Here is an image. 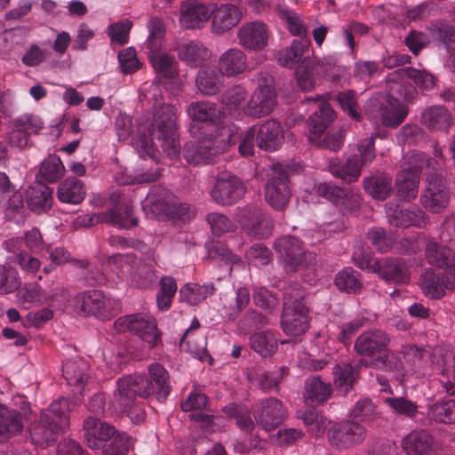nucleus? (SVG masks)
<instances>
[{"label": "nucleus", "mask_w": 455, "mask_h": 455, "mask_svg": "<svg viewBox=\"0 0 455 455\" xmlns=\"http://www.w3.org/2000/svg\"><path fill=\"white\" fill-rule=\"evenodd\" d=\"M357 153L351 155L340 164H331L330 172L337 178L351 183L357 180L363 165H367L375 158L374 136L366 137L356 144Z\"/></svg>", "instance_id": "2eb2a0df"}, {"label": "nucleus", "mask_w": 455, "mask_h": 455, "mask_svg": "<svg viewBox=\"0 0 455 455\" xmlns=\"http://www.w3.org/2000/svg\"><path fill=\"white\" fill-rule=\"evenodd\" d=\"M345 72V68L337 66L331 57L314 60L304 58L295 75L298 85L303 91H310L315 86L318 79L339 82Z\"/></svg>", "instance_id": "9d476101"}, {"label": "nucleus", "mask_w": 455, "mask_h": 455, "mask_svg": "<svg viewBox=\"0 0 455 455\" xmlns=\"http://www.w3.org/2000/svg\"><path fill=\"white\" fill-rule=\"evenodd\" d=\"M235 217L241 224L243 229L256 238L268 237L273 229L271 219L257 205H248L237 208Z\"/></svg>", "instance_id": "412c9836"}, {"label": "nucleus", "mask_w": 455, "mask_h": 455, "mask_svg": "<svg viewBox=\"0 0 455 455\" xmlns=\"http://www.w3.org/2000/svg\"><path fill=\"white\" fill-rule=\"evenodd\" d=\"M187 113L193 121L216 126L215 131L221 128L220 125L223 123L225 117L223 111L218 105L209 100L192 102L188 105Z\"/></svg>", "instance_id": "c9c22d12"}, {"label": "nucleus", "mask_w": 455, "mask_h": 455, "mask_svg": "<svg viewBox=\"0 0 455 455\" xmlns=\"http://www.w3.org/2000/svg\"><path fill=\"white\" fill-rule=\"evenodd\" d=\"M247 56L238 48H230L219 58L218 69L223 76H235L243 73L246 68Z\"/></svg>", "instance_id": "a18cd8bd"}, {"label": "nucleus", "mask_w": 455, "mask_h": 455, "mask_svg": "<svg viewBox=\"0 0 455 455\" xmlns=\"http://www.w3.org/2000/svg\"><path fill=\"white\" fill-rule=\"evenodd\" d=\"M114 329L117 332L134 333L150 349L162 343V333L157 328L156 318L146 313L121 316L115 321Z\"/></svg>", "instance_id": "f8f14e48"}, {"label": "nucleus", "mask_w": 455, "mask_h": 455, "mask_svg": "<svg viewBox=\"0 0 455 455\" xmlns=\"http://www.w3.org/2000/svg\"><path fill=\"white\" fill-rule=\"evenodd\" d=\"M383 402L393 413L405 419H415L419 413L417 403L403 396L386 397Z\"/></svg>", "instance_id": "338daca9"}, {"label": "nucleus", "mask_w": 455, "mask_h": 455, "mask_svg": "<svg viewBox=\"0 0 455 455\" xmlns=\"http://www.w3.org/2000/svg\"><path fill=\"white\" fill-rule=\"evenodd\" d=\"M390 340L389 335L384 330L371 329L356 338L354 348L360 355L372 356L385 350Z\"/></svg>", "instance_id": "72a5a7b5"}, {"label": "nucleus", "mask_w": 455, "mask_h": 455, "mask_svg": "<svg viewBox=\"0 0 455 455\" xmlns=\"http://www.w3.org/2000/svg\"><path fill=\"white\" fill-rule=\"evenodd\" d=\"M264 192L267 203L275 210L281 211L288 204L291 191L288 173L281 164H274L267 171Z\"/></svg>", "instance_id": "dca6fc26"}, {"label": "nucleus", "mask_w": 455, "mask_h": 455, "mask_svg": "<svg viewBox=\"0 0 455 455\" xmlns=\"http://www.w3.org/2000/svg\"><path fill=\"white\" fill-rule=\"evenodd\" d=\"M68 411V400L62 398L52 402L47 409L42 411L40 419L30 426L32 443L40 447L52 444L56 441L58 434L69 425Z\"/></svg>", "instance_id": "39448f33"}, {"label": "nucleus", "mask_w": 455, "mask_h": 455, "mask_svg": "<svg viewBox=\"0 0 455 455\" xmlns=\"http://www.w3.org/2000/svg\"><path fill=\"white\" fill-rule=\"evenodd\" d=\"M256 134L258 147L266 151L277 150L283 141L281 124L275 119H268L259 127L256 126Z\"/></svg>", "instance_id": "4c0bfd02"}, {"label": "nucleus", "mask_w": 455, "mask_h": 455, "mask_svg": "<svg viewBox=\"0 0 455 455\" xmlns=\"http://www.w3.org/2000/svg\"><path fill=\"white\" fill-rule=\"evenodd\" d=\"M270 31L262 21H248L236 30L238 44L248 52H261L267 45Z\"/></svg>", "instance_id": "a878e982"}, {"label": "nucleus", "mask_w": 455, "mask_h": 455, "mask_svg": "<svg viewBox=\"0 0 455 455\" xmlns=\"http://www.w3.org/2000/svg\"><path fill=\"white\" fill-rule=\"evenodd\" d=\"M301 105L310 112L308 116V127L311 133L309 140L316 143L313 135L317 136L328 128L335 118V112L321 96H318L317 99L307 98Z\"/></svg>", "instance_id": "5701e85b"}, {"label": "nucleus", "mask_w": 455, "mask_h": 455, "mask_svg": "<svg viewBox=\"0 0 455 455\" xmlns=\"http://www.w3.org/2000/svg\"><path fill=\"white\" fill-rule=\"evenodd\" d=\"M110 200L116 202L115 205L105 212L93 214L90 218L91 224L104 222L119 228H130L137 226L138 219L133 217L132 205L129 201L121 198L116 192L110 196Z\"/></svg>", "instance_id": "aec40b11"}, {"label": "nucleus", "mask_w": 455, "mask_h": 455, "mask_svg": "<svg viewBox=\"0 0 455 455\" xmlns=\"http://www.w3.org/2000/svg\"><path fill=\"white\" fill-rule=\"evenodd\" d=\"M258 86L244 107V113L254 118H260L272 113L276 105L274 78L267 73H260L257 78Z\"/></svg>", "instance_id": "f3484780"}, {"label": "nucleus", "mask_w": 455, "mask_h": 455, "mask_svg": "<svg viewBox=\"0 0 455 455\" xmlns=\"http://www.w3.org/2000/svg\"><path fill=\"white\" fill-rule=\"evenodd\" d=\"M306 43L294 39L288 47L277 52L275 58L278 64L288 68H294L303 60L304 47Z\"/></svg>", "instance_id": "e2e57ef3"}, {"label": "nucleus", "mask_w": 455, "mask_h": 455, "mask_svg": "<svg viewBox=\"0 0 455 455\" xmlns=\"http://www.w3.org/2000/svg\"><path fill=\"white\" fill-rule=\"evenodd\" d=\"M427 419L431 423L455 424V399H441L429 404Z\"/></svg>", "instance_id": "603ef678"}, {"label": "nucleus", "mask_w": 455, "mask_h": 455, "mask_svg": "<svg viewBox=\"0 0 455 455\" xmlns=\"http://www.w3.org/2000/svg\"><path fill=\"white\" fill-rule=\"evenodd\" d=\"M24 419L20 411L0 404V443H4L20 434Z\"/></svg>", "instance_id": "ea45409f"}, {"label": "nucleus", "mask_w": 455, "mask_h": 455, "mask_svg": "<svg viewBox=\"0 0 455 455\" xmlns=\"http://www.w3.org/2000/svg\"><path fill=\"white\" fill-rule=\"evenodd\" d=\"M43 127V121L36 116L27 114L19 116L12 122L8 142L13 148H24L28 144L29 136L37 134Z\"/></svg>", "instance_id": "c756f323"}, {"label": "nucleus", "mask_w": 455, "mask_h": 455, "mask_svg": "<svg viewBox=\"0 0 455 455\" xmlns=\"http://www.w3.org/2000/svg\"><path fill=\"white\" fill-rule=\"evenodd\" d=\"M196 84L202 94L212 96L223 87L224 76L217 67L203 66L197 73Z\"/></svg>", "instance_id": "79ce46f5"}, {"label": "nucleus", "mask_w": 455, "mask_h": 455, "mask_svg": "<svg viewBox=\"0 0 455 455\" xmlns=\"http://www.w3.org/2000/svg\"><path fill=\"white\" fill-rule=\"evenodd\" d=\"M244 194L245 186L242 180L229 172L219 173L211 191L212 200L221 205L235 204Z\"/></svg>", "instance_id": "b1692460"}, {"label": "nucleus", "mask_w": 455, "mask_h": 455, "mask_svg": "<svg viewBox=\"0 0 455 455\" xmlns=\"http://www.w3.org/2000/svg\"><path fill=\"white\" fill-rule=\"evenodd\" d=\"M425 259L430 267L436 269L448 270L455 267V251L434 239L427 242Z\"/></svg>", "instance_id": "58836bf2"}, {"label": "nucleus", "mask_w": 455, "mask_h": 455, "mask_svg": "<svg viewBox=\"0 0 455 455\" xmlns=\"http://www.w3.org/2000/svg\"><path fill=\"white\" fill-rule=\"evenodd\" d=\"M141 207L148 218L167 217L171 219L184 220L189 218L191 206L186 203H180L175 195L161 186L152 187Z\"/></svg>", "instance_id": "0eeeda50"}, {"label": "nucleus", "mask_w": 455, "mask_h": 455, "mask_svg": "<svg viewBox=\"0 0 455 455\" xmlns=\"http://www.w3.org/2000/svg\"><path fill=\"white\" fill-rule=\"evenodd\" d=\"M385 210L389 223L395 227L408 228L413 226L422 228L428 223V217L418 206L399 208L397 204L390 202L386 204Z\"/></svg>", "instance_id": "c85d7f7f"}, {"label": "nucleus", "mask_w": 455, "mask_h": 455, "mask_svg": "<svg viewBox=\"0 0 455 455\" xmlns=\"http://www.w3.org/2000/svg\"><path fill=\"white\" fill-rule=\"evenodd\" d=\"M149 61L159 76L173 82L178 87H180V83L178 81L179 73L177 62L173 56L166 52H162L151 57Z\"/></svg>", "instance_id": "bf43d9fd"}, {"label": "nucleus", "mask_w": 455, "mask_h": 455, "mask_svg": "<svg viewBox=\"0 0 455 455\" xmlns=\"http://www.w3.org/2000/svg\"><path fill=\"white\" fill-rule=\"evenodd\" d=\"M366 435V428L353 419L339 421L327 432L329 443L339 450H347L359 445L365 440Z\"/></svg>", "instance_id": "6ab92c4d"}, {"label": "nucleus", "mask_w": 455, "mask_h": 455, "mask_svg": "<svg viewBox=\"0 0 455 455\" xmlns=\"http://www.w3.org/2000/svg\"><path fill=\"white\" fill-rule=\"evenodd\" d=\"M64 172L65 167L60 157L52 154L42 161L37 178L41 181L52 183L60 179Z\"/></svg>", "instance_id": "0e129e2a"}, {"label": "nucleus", "mask_w": 455, "mask_h": 455, "mask_svg": "<svg viewBox=\"0 0 455 455\" xmlns=\"http://www.w3.org/2000/svg\"><path fill=\"white\" fill-rule=\"evenodd\" d=\"M305 291L298 284L285 288L281 327L287 335L299 336L308 329L307 308L303 303Z\"/></svg>", "instance_id": "6e6552de"}, {"label": "nucleus", "mask_w": 455, "mask_h": 455, "mask_svg": "<svg viewBox=\"0 0 455 455\" xmlns=\"http://www.w3.org/2000/svg\"><path fill=\"white\" fill-rule=\"evenodd\" d=\"M211 3L186 0L180 8V23L188 29H200L211 18Z\"/></svg>", "instance_id": "7c9ffc66"}, {"label": "nucleus", "mask_w": 455, "mask_h": 455, "mask_svg": "<svg viewBox=\"0 0 455 455\" xmlns=\"http://www.w3.org/2000/svg\"><path fill=\"white\" fill-rule=\"evenodd\" d=\"M250 345L262 357H270L277 350L278 341L269 331H258L251 336Z\"/></svg>", "instance_id": "680f3d73"}, {"label": "nucleus", "mask_w": 455, "mask_h": 455, "mask_svg": "<svg viewBox=\"0 0 455 455\" xmlns=\"http://www.w3.org/2000/svg\"><path fill=\"white\" fill-rule=\"evenodd\" d=\"M109 264L115 267L119 282H127L139 289H151L157 280L156 271L147 265L137 264L133 253H117L112 255Z\"/></svg>", "instance_id": "1a4fd4ad"}, {"label": "nucleus", "mask_w": 455, "mask_h": 455, "mask_svg": "<svg viewBox=\"0 0 455 455\" xmlns=\"http://www.w3.org/2000/svg\"><path fill=\"white\" fill-rule=\"evenodd\" d=\"M433 437L426 431H412L403 437L402 447L407 455H430Z\"/></svg>", "instance_id": "de8ad7c7"}, {"label": "nucleus", "mask_w": 455, "mask_h": 455, "mask_svg": "<svg viewBox=\"0 0 455 455\" xmlns=\"http://www.w3.org/2000/svg\"><path fill=\"white\" fill-rule=\"evenodd\" d=\"M72 301L76 313L83 315H94L101 319L110 317L120 306L118 299L96 289L76 293Z\"/></svg>", "instance_id": "4468645a"}, {"label": "nucleus", "mask_w": 455, "mask_h": 455, "mask_svg": "<svg viewBox=\"0 0 455 455\" xmlns=\"http://www.w3.org/2000/svg\"><path fill=\"white\" fill-rule=\"evenodd\" d=\"M209 257L222 262L228 267L229 275H232L236 270H243L247 272V267L242 259L233 254L228 248H227L221 243H213L211 247H208Z\"/></svg>", "instance_id": "5fc2aeb1"}, {"label": "nucleus", "mask_w": 455, "mask_h": 455, "mask_svg": "<svg viewBox=\"0 0 455 455\" xmlns=\"http://www.w3.org/2000/svg\"><path fill=\"white\" fill-rule=\"evenodd\" d=\"M433 157L426 154H416L412 163L426 166V188L420 196V204L432 213L442 212L449 204L450 192L444 180L445 159L442 149L435 147Z\"/></svg>", "instance_id": "7ed1b4c3"}, {"label": "nucleus", "mask_w": 455, "mask_h": 455, "mask_svg": "<svg viewBox=\"0 0 455 455\" xmlns=\"http://www.w3.org/2000/svg\"><path fill=\"white\" fill-rule=\"evenodd\" d=\"M286 417L285 406L275 397L261 399L256 403L254 419L267 432L276 428Z\"/></svg>", "instance_id": "cd10ccee"}, {"label": "nucleus", "mask_w": 455, "mask_h": 455, "mask_svg": "<svg viewBox=\"0 0 455 455\" xmlns=\"http://www.w3.org/2000/svg\"><path fill=\"white\" fill-rule=\"evenodd\" d=\"M111 257H108L107 263L102 266V271L83 260H76V266L85 269L84 278L91 283L116 285L119 280L115 267L109 264Z\"/></svg>", "instance_id": "49530a36"}, {"label": "nucleus", "mask_w": 455, "mask_h": 455, "mask_svg": "<svg viewBox=\"0 0 455 455\" xmlns=\"http://www.w3.org/2000/svg\"><path fill=\"white\" fill-rule=\"evenodd\" d=\"M416 154L424 153L419 151L412 152L408 158V166L403 167L397 173L395 181L396 196L406 202H411L417 197L420 181V172L423 168H426V166H417L412 163Z\"/></svg>", "instance_id": "393cba45"}, {"label": "nucleus", "mask_w": 455, "mask_h": 455, "mask_svg": "<svg viewBox=\"0 0 455 455\" xmlns=\"http://www.w3.org/2000/svg\"><path fill=\"white\" fill-rule=\"evenodd\" d=\"M331 383L324 382L320 376H312L305 380L304 397L315 403H322L331 397Z\"/></svg>", "instance_id": "4d7b16f0"}, {"label": "nucleus", "mask_w": 455, "mask_h": 455, "mask_svg": "<svg viewBox=\"0 0 455 455\" xmlns=\"http://www.w3.org/2000/svg\"><path fill=\"white\" fill-rule=\"evenodd\" d=\"M418 285L427 299H440L455 290V267L441 270L427 267L421 272Z\"/></svg>", "instance_id": "a211bd4d"}, {"label": "nucleus", "mask_w": 455, "mask_h": 455, "mask_svg": "<svg viewBox=\"0 0 455 455\" xmlns=\"http://www.w3.org/2000/svg\"><path fill=\"white\" fill-rule=\"evenodd\" d=\"M117 388L114 393V397L110 401V405L115 411L126 414L130 419L139 424L145 419V411L136 401L139 394L127 389L126 392H121L120 382L117 380Z\"/></svg>", "instance_id": "473e14b6"}, {"label": "nucleus", "mask_w": 455, "mask_h": 455, "mask_svg": "<svg viewBox=\"0 0 455 455\" xmlns=\"http://www.w3.org/2000/svg\"><path fill=\"white\" fill-rule=\"evenodd\" d=\"M353 261L359 268L377 274L387 283L406 284L410 282L409 267L402 259L385 258L373 260L369 255L354 253Z\"/></svg>", "instance_id": "9b49d317"}, {"label": "nucleus", "mask_w": 455, "mask_h": 455, "mask_svg": "<svg viewBox=\"0 0 455 455\" xmlns=\"http://www.w3.org/2000/svg\"><path fill=\"white\" fill-rule=\"evenodd\" d=\"M178 58L190 67H199L211 58V52L201 42L182 40L174 47Z\"/></svg>", "instance_id": "e433bc0d"}, {"label": "nucleus", "mask_w": 455, "mask_h": 455, "mask_svg": "<svg viewBox=\"0 0 455 455\" xmlns=\"http://www.w3.org/2000/svg\"><path fill=\"white\" fill-rule=\"evenodd\" d=\"M223 412L228 418L234 419L241 430L251 433L254 429L255 424L247 406L229 403L223 408Z\"/></svg>", "instance_id": "69168bd1"}, {"label": "nucleus", "mask_w": 455, "mask_h": 455, "mask_svg": "<svg viewBox=\"0 0 455 455\" xmlns=\"http://www.w3.org/2000/svg\"><path fill=\"white\" fill-rule=\"evenodd\" d=\"M52 188L45 184L38 183L29 187L27 192V203L29 209L41 213L51 209L52 204Z\"/></svg>", "instance_id": "8fccbe9b"}, {"label": "nucleus", "mask_w": 455, "mask_h": 455, "mask_svg": "<svg viewBox=\"0 0 455 455\" xmlns=\"http://www.w3.org/2000/svg\"><path fill=\"white\" fill-rule=\"evenodd\" d=\"M148 36L143 43L141 49L148 59L162 53L164 44L165 29L161 19L152 17L148 22Z\"/></svg>", "instance_id": "c03bdc74"}, {"label": "nucleus", "mask_w": 455, "mask_h": 455, "mask_svg": "<svg viewBox=\"0 0 455 455\" xmlns=\"http://www.w3.org/2000/svg\"><path fill=\"white\" fill-rule=\"evenodd\" d=\"M140 101L143 108L152 109L151 117L138 120L137 135L132 138V146L143 162L148 156L157 165V145L171 158L178 156L180 145L177 136L178 109L171 104L163 103V92L156 82H146L140 88Z\"/></svg>", "instance_id": "f257e3e1"}, {"label": "nucleus", "mask_w": 455, "mask_h": 455, "mask_svg": "<svg viewBox=\"0 0 455 455\" xmlns=\"http://www.w3.org/2000/svg\"><path fill=\"white\" fill-rule=\"evenodd\" d=\"M215 288L212 283L202 285L195 283L184 284L179 291L180 301L195 306L213 294Z\"/></svg>", "instance_id": "13d9d810"}, {"label": "nucleus", "mask_w": 455, "mask_h": 455, "mask_svg": "<svg viewBox=\"0 0 455 455\" xmlns=\"http://www.w3.org/2000/svg\"><path fill=\"white\" fill-rule=\"evenodd\" d=\"M161 175L162 170L159 167H148L146 163H140L132 171L126 170L117 178V182L121 185L149 183L156 180Z\"/></svg>", "instance_id": "09e8293b"}, {"label": "nucleus", "mask_w": 455, "mask_h": 455, "mask_svg": "<svg viewBox=\"0 0 455 455\" xmlns=\"http://www.w3.org/2000/svg\"><path fill=\"white\" fill-rule=\"evenodd\" d=\"M225 317L233 321L248 306L250 291L247 287H239L228 294L220 297Z\"/></svg>", "instance_id": "37998d69"}, {"label": "nucleus", "mask_w": 455, "mask_h": 455, "mask_svg": "<svg viewBox=\"0 0 455 455\" xmlns=\"http://www.w3.org/2000/svg\"><path fill=\"white\" fill-rule=\"evenodd\" d=\"M317 194L334 204L342 214L354 213L361 205V196L352 188H343L331 182L320 183L316 188Z\"/></svg>", "instance_id": "4be33fe9"}, {"label": "nucleus", "mask_w": 455, "mask_h": 455, "mask_svg": "<svg viewBox=\"0 0 455 455\" xmlns=\"http://www.w3.org/2000/svg\"><path fill=\"white\" fill-rule=\"evenodd\" d=\"M211 31L216 36L230 31L243 18L241 8L231 3H211Z\"/></svg>", "instance_id": "bb28decb"}, {"label": "nucleus", "mask_w": 455, "mask_h": 455, "mask_svg": "<svg viewBox=\"0 0 455 455\" xmlns=\"http://www.w3.org/2000/svg\"><path fill=\"white\" fill-rule=\"evenodd\" d=\"M3 248L11 253L10 259L28 275L36 274L41 267V261L31 253L23 251V240L14 236L3 242Z\"/></svg>", "instance_id": "f704fd0d"}, {"label": "nucleus", "mask_w": 455, "mask_h": 455, "mask_svg": "<svg viewBox=\"0 0 455 455\" xmlns=\"http://www.w3.org/2000/svg\"><path fill=\"white\" fill-rule=\"evenodd\" d=\"M121 392L127 389L137 392L139 397L156 395L158 401H164L170 395L172 387L168 371L160 363L148 366V377L140 374L127 375L118 379Z\"/></svg>", "instance_id": "423d86ee"}, {"label": "nucleus", "mask_w": 455, "mask_h": 455, "mask_svg": "<svg viewBox=\"0 0 455 455\" xmlns=\"http://www.w3.org/2000/svg\"><path fill=\"white\" fill-rule=\"evenodd\" d=\"M411 82L427 91L435 85L433 75L425 69L407 67L389 73L386 92L371 99L366 106V115L374 125L396 127L403 121L408 112L403 101H411L416 93Z\"/></svg>", "instance_id": "f03ea898"}, {"label": "nucleus", "mask_w": 455, "mask_h": 455, "mask_svg": "<svg viewBox=\"0 0 455 455\" xmlns=\"http://www.w3.org/2000/svg\"><path fill=\"white\" fill-rule=\"evenodd\" d=\"M239 133L235 125L223 126L196 141H188L183 148V157L192 165L212 164L235 140Z\"/></svg>", "instance_id": "20e7f679"}, {"label": "nucleus", "mask_w": 455, "mask_h": 455, "mask_svg": "<svg viewBox=\"0 0 455 455\" xmlns=\"http://www.w3.org/2000/svg\"><path fill=\"white\" fill-rule=\"evenodd\" d=\"M86 189L82 180L68 177L58 187V199L64 204H78L85 197Z\"/></svg>", "instance_id": "3c124183"}, {"label": "nucleus", "mask_w": 455, "mask_h": 455, "mask_svg": "<svg viewBox=\"0 0 455 455\" xmlns=\"http://www.w3.org/2000/svg\"><path fill=\"white\" fill-rule=\"evenodd\" d=\"M453 122L451 114L442 106H432L421 113L420 123L431 132H448Z\"/></svg>", "instance_id": "a19ab883"}, {"label": "nucleus", "mask_w": 455, "mask_h": 455, "mask_svg": "<svg viewBox=\"0 0 455 455\" xmlns=\"http://www.w3.org/2000/svg\"><path fill=\"white\" fill-rule=\"evenodd\" d=\"M178 291L176 279L171 275H164L159 280V290L156 293V307L161 312L168 311Z\"/></svg>", "instance_id": "052dcab7"}, {"label": "nucleus", "mask_w": 455, "mask_h": 455, "mask_svg": "<svg viewBox=\"0 0 455 455\" xmlns=\"http://www.w3.org/2000/svg\"><path fill=\"white\" fill-rule=\"evenodd\" d=\"M440 371L438 382L441 384L443 392L449 395L455 394V352L445 355Z\"/></svg>", "instance_id": "774afa93"}, {"label": "nucleus", "mask_w": 455, "mask_h": 455, "mask_svg": "<svg viewBox=\"0 0 455 455\" xmlns=\"http://www.w3.org/2000/svg\"><path fill=\"white\" fill-rule=\"evenodd\" d=\"M88 363L80 357L65 361L62 364L63 377L70 386L81 387L88 378Z\"/></svg>", "instance_id": "864d4df0"}, {"label": "nucleus", "mask_w": 455, "mask_h": 455, "mask_svg": "<svg viewBox=\"0 0 455 455\" xmlns=\"http://www.w3.org/2000/svg\"><path fill=\"white\" fill-rule=\"evenodd\" d=\"M84 440L92 450H103L107 442L116 434L114 426L95 417H88L84 420Z\"/></svg>", "instance_id": "2f4dec72"}, {"label": "nucleus", "mask_w": 455, "mask_h": 455, "mask_svg": "<svg viewBox=\"0 0 455 455\" xmlns=\"http://www.w3.org/2000/svg\"><path fill=\"white\" fill-rule=\"evenodd\" d=\"M363 188L372 198L385 200L392 191V178L385 172L367 177L363 180Z\"/></svg>", "instance_id": "6e6d98bb"}, {"label": "nucleus", "mask_w": 455, "mask_h": 455, "mask_svg": "<svg viewBox=\"0 0 455 455\" xmlns=\"http://www.w3.org/2000/svg\"><path fill=\"white\" fill-rule=\"evenodd\" d=\"M284 270L288 273L307 268L315 264L316 255L301 248L299 239L291 235L277 238L274 243Z\"/></svg>", "instance_id": "ddd939ff"}]
</instances>
